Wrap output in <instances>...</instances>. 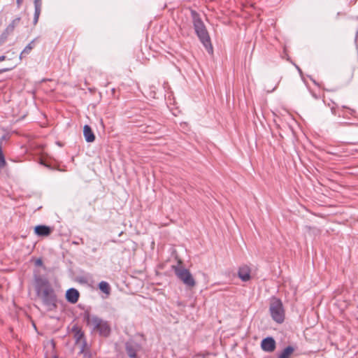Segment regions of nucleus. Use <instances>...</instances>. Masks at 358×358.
<instances>
[{"label": "nucleus", "mask_w": 358, "mask_h": 358, "mask_svg": "<svg viewBox=\"0 0 358 358\" xmlns=\"http://www.w3.org/2000/svg\"><path fill=\"white\" fill-rule=\"evenodd\" d=\"M6 165V162L5 159V156L3 153L1 142H0V170L3 169Z\"/></svg>", "instance_id": "19"}, {"label": "nucleus", "mask_w": 358, "mask_h": 358, "mask_svg": "<svg viewBox=\"0 0 358 358\" xmlns=\"http://www.w3.org/2000/svg\"><path fill=\"white\" fill-rule=\"evenodd\" d=\"M310 80L313 81V83L315 85H317V86H318V87H320V84H319L317 82H316V80H315L313 79L312 78H310Z\"/></svg>", "instance_id": "26"}, {"label": "nucleus", "mask_w": 358, "mask_h": 358, "mask_svg": "<svg viewBox=\"0 0 358 358\" xmlns=\"http://www.w3.org/2000/svg\"><path fill=\"white\" fill-rule=\"evenodd\" d=\"M55 358H57V357H55Z\"/></svg>", "instance_id": "33"}, {"label": "nucleus", "mask_w": 358, "mask_h": 358, "mask_svg": "<svg viewBox=\"0 0 358 358\" xmlns=\"http://www.w3.org/2000/svg\"><path fill=\"white\" fill-rule=\"evenodd\" d=\"M99 289L107 295L110 294L111 288L108 282L101 281L99 283Z\"/></svg>", "instance_id": "16"}, {"label": "nucleus", "mask_w": 358, "mask_h": 358, "mask_svg": "<svg viewBox=\"0 0 358 358\" xmlns=\"http://www.w3.org/2000/svg\"><path fill=\"white\" fill-rule=\"evenodd\" d=\"M111 92H112L113 95H115V88H113V89L111 90Z\"/></svg>", "instance_id": "29"}, {"label": "nucleus", "mask_w": 358, "mask_h": 358, "mask_svg": "<svg viewBox=\"0 0 358 358\" xmlns=\"http://www.w3.org/2000/svg\"><path fill=\"white\" fill-rule=\"evenodd\" d=\"M20 20H21V18L20 17H15L6 27V28L5 29V30L3 31L6 34H7L8 36H10V34H12L13 33L15 27L19 25Z\"/></svg>", "instance_id": "14"}, {"label": "nucleus", "mask_w": 358, "mask_h": 358, "mask_svg": "<svg viewBox=\"0 0 358 358\" xmlns=\"http://www.w3.org/2000/svg\"><path fill=\"white\" fill-rule=\"evenodd\" d=\"M23 0H16V3L18 6V7H20L22 3Z\"/></svg>", "instance_id": "27"}, {"label": "nucleus", "mask_w": 358, "mask_h": 358, "mask_svg": "<svg viewBox=\"0 0 358 358\" xmlns=\"http://www.w3.org/2000/svg\"><path fill=\"white\" fill-rule=\"evenodd\" d=\"M83 319L92 332L98 333L103 337H108L110 334L111 328L108 321L91 314L89 311L84 313Z\"/></svg>", "instance_id": "3"}, {"label": "nucleus", "mask_w": 358, "mask_h": 358, "mask_svg": "<svg viewBox=\"0 0 358 358\" xmlns=\"http://www.w3.org/2000/svg\"><path fill=\"white\" fill-rule=\"evenodd\" d=\"M191 17L192 19L194 32L199 41L205 47L208 52L213 53V48L210 37L205 24L200 17V15L196 10H191Z\"/></svg>", "instance_id": "2"}, {"label": "nucleus", "mask_w": 358, "mask_h": 358, "mask_svg": "<svg viewBox=\"0 0 358 358\" xmlns=\"http://www.w3.org/2000/svg\"><path fill=\"white\" fill-rule=\"evenodd\" d=\"M6 59L5 55L0 56V62L4 61Z\"/></svg>", "instance_id": "28"}, {"label": "nucleus", "mask_w": 358, "mask_h": 358, "mask_svg": "<svg viewBox=\"0 0 358 358\" xmlns=\"http://www.w3.org/2000/svg\"><path fill=\"white\" fill-rule=\"evenodd\" d=\"M262 349L266 352H272L275 350L276 343L273 337L268 336L261 342Z\"/></svg>", "instance_id": "7"}, {"label": "nucleus", "mask_w": 358, "mask_h": 358, "mask_svg": "<svg viewBox=\"0 0 358 358\" xmlns=\"http://www.w3.org/2000/svg\"><path fill=\"white\" fill-rule=\"evenodd\" d=\"M41 164H43L45 166L50 169V166L49 165H48L47 164H45V163H43V162H41Z\"/></svg>", "instance_id": "30"}, {"label": "nucleus", "mask_w": 358, "mask_h": 358, "mask_svg": "<svg viewBox=\"0 0 358 358\" xmlns=\"http://www.w3.org/2000/svg\"><path fill=\"white\" fill-rule=\"evenodd\" d=\"M294 351V348L292 346L289 345L282 351L279 355L278 358H289Z\"/></svg>", "instance_id": "17"}, {"label": "nucleus", "mask_w": 358, "mask_h": 358, "mask_svg": "<svg viewBox=\"0 0 358 358\" xmlns=\"http://www.w3.org/2000/svg\"><path fill=\"white\" fill-rule=\"evenodd\" d=\"M80 296L79 292L75 288H70L66 292V299L71 303H76L78 302Z\"/></svg>", "instance_id": "9"}, {"label": "nucleus", "mask_w": 358, "mask_h": 358, "mask_svg": "<svg viewBox=\"0 0 358 358\" xmlns=\"http://www.w3.org/2000/svg\"><path fill=\"white\" fill-rule=\"evenodd\" d=\"M81 341L82 342H81V345H80V353L84 354L85 356H87V355H90V352L88 350L86 339L85 338Z\"/></svg>", "instance_id": "18"}, {"label": "nucleus", "mask_w": 358, "mask_h": 358, "mask_svg": "<svg viewBox=\"0 0 358 358\" xmlns=\"http://www.w3.org/2000/svg\"><path fill=\"white\" fill-rule=\"evenodd\" d=\"M8 35L6 34L4 31L0 36V46H1L7 40Z\"/></svg>", "instance_id": "20"}, {"label": "nucleus", "mask_w": 358, "mask_h": 358, "mask_svg": "<svg viewBox=\"0 0 358 358\" xmlns=\"http://www.w3.org/2000/svg\"><path fill=\"white\" fill-rule=\"evenodd\" d=\"M313 96H314L315 99H317V96L315 94H313Z\"/></svg>", "instance_id": "32"}, {"label": "nucleus", "mask_w": 358, "mask_h": 358, "mask_svg": "<svg viewBox=\"0 0 358 358\" xmlns=\"http://www.w3.org/2000/svg\"><path fill=\"white\" fill-rule=\"evenodd\" d=\"M35 234L38 236H48L52 232V229L46 225H37L34 228Z\"/></svg>", "instance_id": "11"}, {"label": "nucleus", "mask_w": 358, "mask_h": 358, "mask_svg": "<svg viewBox=\"0 0 358 358\" xmlns=\"http://www.w3.org/2000/svg\"><path fill=\"white\" fill-rule=\"evenodd\" d=\"M251 269L247 265L240 266L238 270V276L243 282H248L251 278Z\"/></svg>", "instance_id": "8"}, {"label": "nucleus", "mask_w": 358, "mask_h": 358, "mask_svg": "<svg viewBox=\"0 0 358 358\" xmlns=\"http://www.w3.org/2000/svg\"><path fill=\"white\" fill-rule=\"evenodd\" d=\"M34 280L36 294L41 298L43 304L48 310H55L57 307V297L50 282L41 276H35Z\"/></svg>", "instance_id": "1"}, {"label": "nucleus", "mask_w": 358, "mask_h": 358, "mask_svg": "<svg viewBox=\"0 0 358 358\" xmlns=\"http://www.w3.org/2000/svg\"><path fill=\"white\" fill-rule=\"evenodd\" d=\"M296 68H297L298 71H299V73H301L302 72H301V69L299 66H296Z\"/></svg>", "instance_id": "31"}, {"label": "nucleus", "mask_w": 358, "mask_h": 358, "mask_svg": "<svg viewBox=\"0 0 358 358\" xmlns=\"http://www.w3.org/2000/svg\"><path fill=\"white\" fill-rule=\"evenodd\" d=\"M172 268L177 278L186 286L189 287L195 286L196 281L188 269L180 266H173Z\"/></svg>", "instance_id": "5"}, {"label": "nucleus", "mask_w": 358, "mask_h": 358, "mask_svg": "<svg viewBox=\"0 0 358 358\" xmlns=\"http://www.w3.org/2000/svg\"><path fill=\"white\" fill-rule=\"evenodd\" d=\"M342 108L348 109L350 115H353L355 113V110L354 109L350 108L345 106H343Z\"/></svg>", "instance_id": "23"}, {"label": "nucleus", "mask_w": 358, "mask_h": 358, "mask_svg": "<svg viewBox=\"0 0 358 358\" xmlns=\"http://www.w3.org/2000/svg\"><path fill=\"white\" fill-rule=\"evenodd\" d=\"M35 266H43V260L41 258H38L35 260Z\"/></svg>", "instance_id": "21"}, {"label": "nucleus", "mask_w": 358, "mask_h": 358, "mask_svg": "<svg viewBox=\"0 0 358 358\" xmlns=\"http://www.w3.org/2000/svg\"><path fill=\"white\" fill-rule=\"evenodd\" d=\"M36 38L32 40L24 48V50L22 51V52L20 53V59H22V58L23 57H25L26 55H29L30 53V52L31 51V50L34 48L35 46V41H36Z\"/></svg>", "instance_id": "15"}, {"label": "nucleus", "mask_w": 358, "mask_h": 358, "mask_svg": "<svg viewBox=\"0 0 358 358\" xmlns=\"http://www.w3.org/2000/svg\"><path fill=\"white\" fill-rule=\"evenodd\" d=\"M83 243H84V242H83V238H80V239H79V241H73V244H76V245H78V244H80V243L83 244Z\"/></svg>", "instance_id": "25"}, {"label": "nucleus", "mask_w": 358, "mask_h": 358, "mask_svg": "<svg viewBox=\"0 0 358 358\" xmlns=\"http://www.w3.org/2000/svg\"><path fill=\"white\" fill-rule=\"evenodd\" d=\"M71 331L73 333V338L75 339L76 344H78L81 341L85 339V334L78 324H74L71 328Z\"/></svg>", "instance_id": "10"}, {"label": "nucleus", "mask_w": 358, "mask_h": 358, "mask_svg": "<svg viewBox=\"0 0 358 358\" xmlns=\"http://www.w3.org/2000/svg\"><path fill=\"white\" fill-rule=\"evenodd\" d=\"M331 113L334 115H337V113H336V108L335 106H332L331 108Z\"/></svg>", "instance_id": "24"}, {"label": "nucleus", "mask_w": 358, "mask_h": 358, "mask_svg": "<svg viewBox=\"0 0 358 358\" xmlns=\"http://www.w3.org/2000/svg\"><path fill=\"white\" fill-rule=\"evenodd\" d=\"M83 135H84L85 141L87 143L94 142L95 140L94 134L92 128L87 124H85L83 127Z\"/></svg>", "instance_id": "12"}, {"label": "nucleus", "mask_w": 358, "mask_h": 358, "mask_svg": "<svg viewBox=\"0 0 358 358\" xmlns=\"http://www.w3.org/2000/svg\"><path fill=\"white\" fill-rule=\"evenodd\" d=\"M269 312L272 319L278 324H282L285 320V310L282 301L276 297L271 300Z\"/></svg>", "instance_id": "4"}, {"label": "nucleus", "mask_w": 358, "mask_h": 358, "mask_svg": "<svg viewBox=\"0 0 358 358\" xmlns=\"http://www.w3.org/2000/svg\"><path fill=\"white\" fill-rule=\"evenodd\" d=\"M124 347L127 355L129 358H139L137 354L142 348L140 343L130 339L125 343Z\"/></svg>", "instance_id": "6"}, {"label": "nucleus", "mask_w": 358, "mask_h": 358, "mask_svg": "<svg viewBox=\"0 0 358 358\" xmlns=\"http://www.w3.org/2000/svg\"><path fill=\"white\" fill-rule=\"evenodd\" d=\"M34 24H36L41 12L42 0H34Z\"/></svg>", "instance_id": "13"}, {"label": "nucleus", "mask_w": 358, "mask_h": 358, "mask_svg": "<svg viewBox=\"0 0 358 358\" xmlns=\"http://www.w3.org/2000/svg\"><path fill=\"white\" fill-rule=\"evenodd\" d=\"M13 69V67L1 69H0V74H1V73H5V72L10 71H11Z\"/></svg>", "instance_id": "22"}]
</instances>
